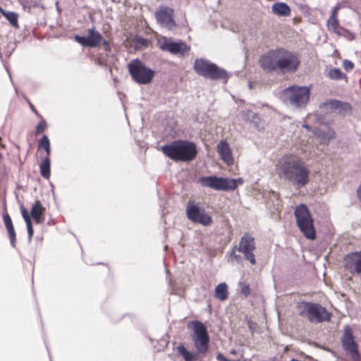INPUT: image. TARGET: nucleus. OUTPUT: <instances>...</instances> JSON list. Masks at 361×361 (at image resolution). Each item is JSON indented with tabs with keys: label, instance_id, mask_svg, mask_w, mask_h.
<instances>
[{
	"label": "nucleus",
	"instance_id": "nucleus-23",
	"mask_svg": "<svg viewBox=\"0 0 361 361\" xmlns=\"http://www.w3.org/2000/svg\"><path fill=\"white\" fill-rule=\"evenodd\" d=\"M271 10L279 16L286 17L290 14V8L286 3H275L272 5Z\"/></svg>",
	"mask_w": 361,
	"mask_h": 361
},
{
	"label": "nucleus",
	"instance_id": "nucleus-3",
	"mask_svg": "<svg viewBox=\"0 0 361 361\" xmlns=\"http://www.w3.org/2000/svg\"><path fill=\"white\" fill-rule=\"evenodd\" d=\"M310 97V89L306 86L292 85L286 87L281 94L282 101L297 109L307 106Z\"/></svg>",
	"mask_w": 361,
	"mask_h": 361
},
{
	"label": "nucleus",
	"instance_id": "nucleus-30",
	"mask_svg": "<svg viewBox=\"0 0 361 361\" xmlns=\"http://www.w3.org/2000/svg\"><path fill=\"white\" fill-rule=\"evenodd\" d=\"M328 76L332 80H341L346 78L345 73H343L339 68H333L329 71Z\"/></svg>",
	"mask_w": 361,
	"mask_h": 361
},
{
	"label": "nucleus",
	"instance_id": "nucleus-39",
	"mask_svg": "<svg viewBox=\"0 0 361 361\" xmlns=\"http://www.w3.org/2000/svg\"><path fill=\"white\" fill-rule=\"evenodd\" d=\"M241 293L245 296L248 295L250 293V286L245 283H240Z\"/></svg>",
	"mask_w": 361,
	"mask_h": 361
},
{
	"label": "nucleus",
	"instance_id": "nucleus-35",
	"mask_svg": "<svg viewBox=\"0 0 361 361\" xmlns=\"http://www.w3.org/2000/svg\"><path fill=\"white\" fill-rule=\"evenodd\" d=\"M47 127V124L45 120L42 119L40 121L36 126V134L38 135L43 132Z\"/></svg>",
	"mask_w": 361,
	"mask_h": 361
},
{
	"label": "nucleus",
	"instance_id": "nucleus-5",
	"mask_svg": "<svg viewBox=\"0 0 361 361\" xmlns=\"http://www.w3.org/2000/svg\"><path fill=\"white\" fill-rule=\"evenodd\" d=\"M294 215L297 226L304 236L309 240H314L316 232L314 221L307 207L304 204H299L294 211Z\"/></svg>",
	"mask_w": 361,
	"mask_h": 361
},
{
	"label": "nucleus",
	"instance_id": "nucleus-31",
	"mask_svg": "<svg viewBox=\"0 0 361 361\" xmlns=\"http://www.w3.org/2000/svg\"><path fill=\"white\" fill-rule=\"evenodd\" d=\"M236 250H238L237 245L234 246L232 249V251H231L229 258L228 259V261L229 262H233V260H235L238 263H240V262H242L243 259H244L241 255H237L235 253Z\"/></svg>",
	"mask_w": 361,
	"mask_h": 361
},
{
	"label": "nucleus",
	"instance_id": "nucleus-45",
	"mask_svg": "<svg viewBox=\"0 0 361 361\" xmlns=\"http://www.w3.org/2000/svg\"><path fill=\"white\" fill-rule=\"evenodd\" d=\"M302 127L306 128L308 130H310V129H311V127L309 125H307V124H303Z\"/></svg>",
	"mask_w": 361,
	"mask_h": 361
},
{
	"label": "nucleus",
	"instance_id": "nucleus-11",
	"mask_svg": "<svg viewBox=\"0 0 361 361\" xmlns=\"http://www.w3.org/2000/svg\"><path fill=\"white\" fill-rule=\"evenodd\" d=\"M232 181H228L227 178L218 177L216 176H201L198 183L202 187H207L215 190L231 191L235 187Z\"/></svg>",
	"mask_w": 361,
	"mask_h": 361
},
{
	"label": "nucleus",
	"instance_id": "nucleus-48",
	"mask_svg": "<svg viewBox=\"0 0 361 361\" xmlns=\"http://www.w3.org/2000/svg\"><path fill=\"white\" fill-rule=\"evenodd\" d=\"M230 353H231V354H233V355H235V353H236L235 350L233 349L231 350Z\"/></svg>",
	"mask_w": 361,
	"mask_h": 361
},
{
	"label": "nucleus",
	"instance_id": "nucleus-2",
	"mask_svg": "<svg viewBox=\"0 0 361 361\" xmlns=\"http://www.w3.org/2000/svg\"><path fill=\"white\" fill-rule=\"evenodd\" d=\"M162 152L176 161H190L197 154L196 145L188 140H178L161 147Z\"/></svg>",
	"mask_w": 361,
	"mask_h": 361
},
{
	"label": "nucleus",
	"instance_id": "nucleus-10",
	"mask_svg": "<svg viewBox=\"0 0 361 361\" xmlns=\"http://www.w3.org/2000/svg\"><path fill=\"white\" fill-rule=\"evenodd\" d=\"M186 215L189 220L204 226H210L212 218L207 214L204 208L192 200H189L186 205Z\"/></svg>",
	"mask_w": 361,
	"mask_h": 361
},
{
	"label": "nucleus",
	"instance_id": "nucleus-40",
	"mask_svg": "<svg viewBox=\"0 0 361 361\" xmlns=\"http://www.w3.org/2000/svg\"><path fill=\"white\" fill-rule=\"evenodd\" d=\"M228 181H232L231 183H233L235 185V187L233 188V190L237 188V186L238 185H242L243 183V178H236V179H229L228 178Z\"/></svg>",
	"mask_w": 361,
	"mask_h": 361
},
{
	"label": "nucleus",
	"instance_id": "nucleus-21",
	"mask_svg": "<svg viewBox=\"0 0 361 361\" xmlns=\"http://www.w3.org/2000/svg\"><path fill=\"white\" fill-rule=\"evenodd\" d=\"M44 209L39 201H36L32 205L30 216L34 219L36 224H42L43 219V212Z\"/></svg>",
	"mask_w": 361,
	"mask_h": 361
},
{
	"label": "nucleus",
	"instance_id": "nucleus-4",
	"mask_svg": "<svg viewBox=\"0 0 361 361\" xmlns=\"http://www.w3.org/2000/svg\"><path fill=\"white\" fill-rule=\"evenodd\" d=\"M194 70L197 75L213 80H224L226 82L229 78L225 69L204 59L195 60Z\"/></svg>",
	"mask_w": 361,
	"mask_h": 361
},
{
	"label": "nucleus",
	"instance_id": "nucleus-46",
	"mask_svg": "<svg viewBox=\"0 0 361 361\" xmlns=\"http://www.w3.org/2000/svg\"><path fill=\"white\" fill-rule=\"evenodd\" d=\"M336 11H337V9L336 8H334L332 13H331V17H333V16H336Z\"/></svg>",
	"mask_w": 361,
	"mask_h": 361
},
{
	"label": "nucleus",
	"instance_id": "nucleus-19",
	"mask_svg": "<svg viewBox=\"0 0 361 361\" xmlns=\"http://www.w3.org/2000/svg\"><path fill=\"white\" fill-rule=\"evenodd\" d=\"M216 151L221 159L228 165L233 164L234 159L232 155L231 149L226 140H221L216 147Z\"/></svg>",
	"mask_w": 361,
	"mask_h": 361
},
{
	"label": "nucleus",
	"instance_id": "nucleus-12",
	"mask_svg": "<svg viewBox=\"0 0 361 361\" xmlns=\"http://www.w3.org/2000/svg\"><path fill=\"white\" fill-rule=\"evenodd\" d=\"M341 345L346 353L350 356L353 361L360 360V354L358 350V345L355 341V337L349 326H346L344 329L341 338Z\"/></svg>",
	"mask_w": 361,
	"mask_h": 361
},
{
	"label": "nucleus",
	"instance_id": "nucleus-22",
	"mask_svg": "<svg viewBox=\"0 0 361 361\" xmlns=\"http://www.w3.org/2000/svg\"><path fill=\"white\" fill-rule=\"evenodd\" d=\"M314 134L320 139L323 144H328L335 137V132L333 129L328 128L325 130H317Z\"/></svg>",
	"mask_w": 361,
	"mask_h": 361
},
{
	"label": "nucleus",
	"instance_id": "nucleus-37",
	"mask_svg": "<svg viewBox=\"0 0 361 361\" xmlns=\"http://www.w3.org/2000/svg\"><path fill=\"white\" fill-rule=\"evenodd\" d=\"M20 211H21L22 216H23V219L25 220V223L28 222V221H31V219H30L31 216L28 214L27 210L25 207H21Z\"/></svg>",
	"mask_w": 361,
	"mask_h": 361
},
{
	"label": "nucleus",
	"instance_id": "nucleus-32",
	"mask_svg": "<svg viewBox=\"0 0 361 361\" xmlns=\"http://www.w3.org/2000/svg\"><path fill=\"white\" fill-rule=\"evenodd\" d=\"M135 42L136 47H137L139 48L147 47H148V45L149 44V40L146 38H144L142 37H137L135 39Z\"/></svg>",
	"mask_w": 361,
	"mask_h": 361
},
{
	"label": "nucleus",
	"instance_id": "nucleus-44",
	"mask_svg": "<svg viewBox=\"0 0 361 361\" xmlns=\"http://www.w3.org/2000/svg\"><path fill=\"white\" fill-rule=\"evenodd\" d=\"M357 193L358 199L361 202V185L357 188Z\"/></svg>",
	"mask_w": 361,
	"mask_h": 361
},
{
	"label": "nucleus",
	"instance_id": "nucleus-25",
	"mask_svg": "<svg viewBox=\"0 0 361 361\" xmlns=\"http://www.w3.org/2000/svg\"><path fill=\"white\" fill-rule=\"evenodd\" d=\"M228 286L226 283L223 282L216 286L215 288V297L221 301H224L228 298Z\"/></svg>",
	"mask_w": 361,
	"mask_h": 361
},
{
	"label": "nucleus",
	"instance_id": "nucleus-47",
	"mask_svg": "<svg viewBox=\"0 0 361 361\" xmlns=\"http://www.w3.org/2000/svg\"><path fill=\"white\" fill-rule=\"evenodd\" d=\"M6 11H5L4 9H3L1 6H0V13H1L2 15H4V13H5Z\"/></svg>",
	"mask_w": 361,
	"mask_h": 361
},
{
	"label": "nucleus",
	"instance_id": "nucleus-24",
	"mask_svg": "<svg viewBox=\"0 0 361 361\" xmlns=\"http://www.w3.org/2000/svg\"><path fill=\"white\" fill-rule=\"evenodd\" d=\"M39 170L41 176L46 178L49 179L50 177L51 173V161L50 157H45L42 159L41 164H39Z\"/></svg>",
	"mask_w": 361,
	"mask_h": 361
},
{
	"label": "nucleus",
	"instance_id": "nucleus-41",
	"mask_svg": "<svg viewBox=\"0 0 361 361\" xmlns=\"http://www.w3.org/2000/svg\"><path fill=\"white\" fill-rule=\"evenodd\" d=\"M102 44L104 46V49L106 51L109 52L111 51V47L109 44V42L103 38V41L102 42Z\"/></svg>",
	"mask_w": 361,
	"mask_h": 361
},
{
	"label": "nucleus",
	"instance_id": "nucleus-38",
	"mask_svg": "<svg viewBox=\"0 0 361 361\" xmlns=\"http://www.w3.org/2000/svg\"><path fill=\"white\" fill-rule=\"evenodd\" d=\"M343 67L346 71H350V70H352L353 68L354 63L351 61L345 59V60H344L343 61Z\"/></svg>",
	"mask_w": 361,
	"mask_h": 361
},
{
	"label": "nucleus",
	"instance_id": "nucleus-29",
	"mask_svg": "<svg viewBox=\"0 0 361 361\" xmlns=\"http://www.w3.org/2000/svg\"><path fill=\"white\" fill-rule=\"evenodd\" d=\"M10 24L14 27H18V14L15 12L6 11L3 15Z\"/></svg>",
	"mask_w": 361,
	"mask_h": 361
},
{
	"label": "nucleus",
	"instance_id": "nucleus-33",
	"mask_svg": "<svg viewBox=\"0 0 361 361\" xmlns=\"http://www.w3.org/2000/svg\"><path fill=\"white\" fill-rule=\"evenodd\" d=\"M324 105L328 106L331 109H338L341 107L342 102L336 99H331L325 103Z\"/></svg>",
	"mask_w": 361,
	"mask_h": 361
},
{
	"label": "nucleus",
	"instance_id": "nucleus-36",
	"mask_svg": "<svg viewBox=\"0 0 361 361\" xmlns=\"http://www.w3.org/2000/svg\"><path fill=\"white\" fill-rule=\"evenodd\" d=\"M25 224H26V226H27L28 240L31 241L32 238L33 236V233H34L32 224V221H28V222H26Z\"/></svg>",
	"mask_w": 361,
	"mask_h": 361
},
{
	"label": "nucleus",
	"instance_id": "nucleus-1",
	"mask_svg": "<svg viewBox=\"0 0 361 361\" xmlns=\"http://www.w3.org/2000/svg\"><path fill=\"white\" fill-rule=\"evenodd\" d=\"M262 68L268 73L280 74L295 73L300 60L298 55L285 49H271L259 59Z\"/></svg>",
	"mask_w": 361,
	"mask_h": 361
},
{
	"label": "nucleus",
	"instance_id": "nucleus-43",
	"mask_svg": "<svg viewBox=\"0 0 361 361\" xmlns=\"http://www.w3.org/2000/svg\"><path fill=\"white\" fill-rule=\"evenodd\" d=\"M216 359L219 361H228V359L221 353L216 355Z\"/></svg>",
	"mask_w": 361,
	"mask_h": 361
},
{
	"label": "nucleus",
	"instance_id": "nucleus-6",
	"mask_svg": "<svg viewBox=\"0 0 361 361\" xmlns=\"http://www.w3.org/2000/svg\"><path fill=\"white\" fill-rule=\"evenodd\" d=\"M128 68L132 79L140 85L149 84L155 75L154 70L147 67L143 62L137 59L132 60L128 64Z\"/></svg>",
	"mask_w": 361,
	"mask_h": 361
},
{
	"label": "nucleus",
	"instance_id": "nucleus-16",
	"mask_svg": "<svg viewBox=\"0 0 361 361\" xmlns=\"http://www.w3.org/2000/svg\"><path fill=\"white\" fill-rule=\"evenodd\" d=\"M73 39L83 47L94 48L100 47L103 41V36L98 31L95 30L94 28H92L88 29L87 36L75 35Z\"/></svg>",
	"mask_w": 361,
	"mask_h": 361
},
{
	"label": "nucleus",
	"instance_id": "nucleus-27",
	"mask_svg": "<svg viewBox=\"0 0 361 361\" xmlns=\"http://www.w3.org/2000/svg\"><path fill=\"white\" fill-rule=\"evenodd\" d=\"M245 117L256 128H259L261 127V120L257 114L252 111H247L245 114Z\"/></svg>",
	"mask_w": 361,
	"mask_h": 361
},
{
	"label": "nucleus",
	"instance_id": "nucleus-42",
	"mask_svg": "<svg viewBox=\"0 0 361 361\" xmlns=\"http://www.w3.org/2000/svg\"><path fill=\"white\" fill-rule=\"evenodd\" d=\"M24 97L26 99V100H27V103L29 104V106H30V107L31 110H32L34 113H35L37 116H39V115L37 114V111L36 109L35 108L34 105H33V104H32V103H31V102H30V101H29V100H28L25 97Z\"/></svg>",
	"mask_w": 361,
	"mask_h": 361
},
{
	"label": "nucleus",
	"instance_id": "nucleus-34",
	"mask_svg": "<svg viewBox=\"0 0 361 361\" xmlns=\"http://www.w3.org/2000/svg\"><path fill=\"white\" fill-rule=\"evenodd\" d=\"M328 26L329 29H332L333 30H336L338 26V21L336 16L330 17L328 20Z\"/></svg>",
	"mask_w": 361,
	"mask_h": 361
},
{
	"label": "nucleus",
	"instance_id": "nucleus-18",
	"mask_svg": "<svg viewBox=\"0 0 361 361\" xmlns=\"http://www.w3.org/2000/svg\"><path fill=\"white\" fill-rule=\"evenodd\" d=\"M345 260L350 272L357 275L361 279V252H354L348 254Z\"/></svg>",
	"mask_w": 361,
	"mask_h": 361
},
{
	"label": "nucleus",
	"instance_id": "nucleus-13",
	"mask_svg": "<svg viewBox=\"0 0 361 361\" xmlns=\"http://www.w3.org/2000/svg\"><path fill=\"white\" fill-rule=\"evenodd\" d=\"M238 251L243 255V259L248 261L251 264H256L254 250H255V238L249 233H245L240 238Z\"/></svg>",
	"mask_w": 361,
	"mask_h": 361
},
{
	"label": "nucleus",
	"instance_id": "nucleus-28",
	"mask_svg": "<svg viewBox=\"0 0 361 361\" xmlns=\"http://www.w3.org/2000/svg\"><path fill=\"white\" fill-rule=\"evenodd\" d=\"M38 148L39 149L42 148L45 151V152L47 154L46 157H50V154H51L50 141L47 135H44L41 137V139L39 142V144H38Z\"/></svg>",
	"mask_w": 361,
	"mask_h": 361
},
{
	"label": "nucleus",
	"instance_id": "nucleus-50",
	"mask_svg": "<svg viewBox=\"0 0 361 361\" xmlns=\"http://www.w3.org/2000/svg\"><path fill=\"white\" fill-rule=\"evenodd\" d=\"M249 87L252 88V85L251 84L249 85Z\"/></svg>",
	"mask_w": 361,
	"mask_h": 361
},
{
	"label": "nucleus",
	"instance_id": "nucleus-7",
	"mask_svg": "<svg viewBox=\"0 0 361 361\" xmlns=\"http://www.w3.org/2000/svg\"><path fill=\"white\" fill-rule=\"evenodd\" d=\"M301 305L302 310L300 314L307 317L309 322L312 323H322L331 320V314L320 304L302 302Z\"/></svg>",
	"mask_w": 361,
	"mask_h": 361
},
{
	"label": "nucleus",
	"instance_id": "nucleus-26",
	"mask_svg": "<svg viewBox=\"0 0 361 361\" xmlns=\"http://www.w3.org/2000/svg\"><path fill=\"white\" fill-rule=\"evenodd\" d=\"M177 351L181 355L185 361H193L197 357V354L188 350L183 344L178 345Z\"/></svg>",
	"mask_w": 361,
	"mask_h": 361
},
{
	"label": "nucleus",
	"instance_id": "nucleus-17",
	"mask_svg": "<svg viewBox=\"0 0 361 361\" xmlns=\"http://www.w3.org/2000/svg\"><path fill=\"white\" fill-rule=\"evenodd\" d=\"M155 18L157 23L163 27L173 30L176 28L177 25L173 19V10L164 7L156 11Z\"/></svg>",
	"mask_w": 361,
	"mask_h": 361
},
{
	"label": "nucleus",
	"instance_id": "nucleus-49",
	"mask_svg": "<svg viewBox=\"0 0 361 361\" xmlns=\"http://www.w3.org/2000/svg\"><path fill=\"white\" fill-rule=\"evenodd\" d=\"M228 361H239V360H229V359H228Z\"/></svg>",
	"mask_w": 361,
	"mask_h": 361
},
{
	"label": "nucleus",
	"instance_id": "nucleus-14",
	"mask_svg": "<svg viewBox=\"0 0 361 361\" xmlns=\"http://www.w3.org/2000/svg\"><path fill=\"white\" fill-rule=\"evenodd\" d=\"M158 44L160 49L175 55L185 56L190 51V47L181 40L173 41L171 38L163 37Z\"/></svg>",
	"mask_w": 361,
	"mask_h": 361
},
{
	"label": "nucleus",
	"instance_id": "nucleus-20",
	"mask_svg": "<svg viewBox=\"0 0 361 361\" xmlns=\"http://www.w3.org/2000/svg\"><path fill=\"white\" fill-rule=\"evenodd\" d=\"M3 221L4 226L8 231V237L11 242V245L13 247H16V234L13 225V222L10 215L6 212L3 214Z\"/></svg>",
	"mask_w": 361,
	"mask_h": 361
},
{
	"label": "nucleus",
	"instance_id": "nucleus-8",
	"mask_svg": "<svg viewBox=\"0 0 361 361\" xmlns=\"http://www.w3.org/2000/svg\"><path fill=\"white\" fill-rule=\"evenodd\" d=\"M192 340L194 345L200 353H205L209 348V336L206 326L200 321H193Z\"/></svg>",
	"mask_w": 361,
	"mask_h": 361
},
{
	"label": "nucleus",
	"instance_id": "nucleus-9",
	"mask_svg": "<svg viewBox=\"0 0 361 361\" xmlns=\"http://www.w3.org/2000/svg\"><path fill=\"white\" fill-rule=\"evenodd\" d=\"M302 162V159L297 155L286 154L277 161L276 173L281 178L286 180Z\"/></svg>",
	"mask_w": 361,
	"mask_h": 361
},
{
	"label": "nucleus",
	"instance_id": "nucleus-15",
	"mask_svg": "<svg viewBox=\"0 0 361 361\" xmlns=\"http://www.w3.org/2000/svg\"><path fill=\"white\" fill-rule=\"evenodd\" d=\"M309 176L310 171L303 161L286 180L289 181L296 188H300L308 183Z\"/></svg>",
	"mask_w": 361,
	"mask_h": 361
}]
</instances>
